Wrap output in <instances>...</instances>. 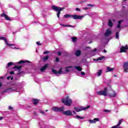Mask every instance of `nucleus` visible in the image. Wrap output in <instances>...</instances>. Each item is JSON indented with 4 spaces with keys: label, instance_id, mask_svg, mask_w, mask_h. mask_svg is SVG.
Here are the masks:
<instances>
[{
    "label": "nucleus",
    "instance_id": "nucleus-1",
    "mask_svg": "<svg viewBox=\"0 0 128 128\" xmlns=\"http://www.w3.org/2000/svg\"><path fill=\"white\" fill-rule=\"evenodd\" d=\"M52 110L54 112H62V114L64 116H72V112L70 110L64 111V106H62L60 108L54 106L52 108Z\"/></svg>",
    "mask_w": 128,
    "mask_h": 128
},
{
    "label": "nucleus",
    "instance_id": "nucleus-2",
    "mask_svg": "<svg viewBox=\"0 0 128 128\" xmlns=\"http://www.w3.org/2000/svg\"><path fill=\"white\" fill-rule=\"evenodd\" d=\"M52 10H54V12H57L56 14L58 18H60V16L61 14L60 12L64 10L66 8L64 7L60 8L54 6H52Z\"/></svg>",
    "mask_w": 128,
    "mask_h": 128
},
{
    "label": "nucleus",
    "instance_id": "nucleus-3",
    "mask_svg": "<svg viewBox=\"0 0 128 128\" xmlns=\"http://www.w3.org/2000/svg\"><path fill=\"white\" fill-rule=\"evenodd\" d=\"M62 102L65 106H72V101L68 96H67L66 98L62 99Z\"/></svg>",
    "mask_w": 128,
    "mask_h": 128
},
{
    "label": "nucleus",
    "instance_id": "nucleus-4",
    "mask_svg": "<svg viewBox=\"0 0 128 128\" xmlns=\"http://www.w3.org/2000/svg\"><path fill=\"white\" fill-rule=\"evenodd\" d=\"M97 94H98V96H108V88H105L104 90L97 92Z\"/></svg>",
    "mask_w": 128,
    "mask_h": 128
},
{
    "label": "nucleus",
    "instance_id": "nucleus-5",
    "mask_svg": "<svg viewBox=\"0 0 128 128\" xmlns=\"http://www.w3.org/2000/svg\"><path fill=\"white\" fill-rule=\"evenodd\" d=\"M90 108V106H88L86 107L82 108H78L76 107H74V110L76 112H82V110H88Z\"/></svg>",
    "mask_w": 128,
    "mask_h": 128
},
{
    "label": "nucleus",
    "instance_id": "nucleus-6",
    "mask_svg": "<svg viewBox=\"0 0 128 128\" xmlns=\"http://www.w3.org/2000/svg\"><path fill=\"white\" fill-rule=\"evenodd\" d=\"M123 70L124 72H128V62H124L123 64Z\"/></svg>",
    "mask_w": 128,
    "mask_h": 128
},
{
    "label": "nucleus",
    "instance_id": "nucleus-7",
    "mask_svg": "<svg viewBox=\"0 0 128 128\" xmlns=\"http://www.w3.org/2000/svg\"><path fill=\"white\" fill-rule=\"evenodd\" d=\"M84 16H78L77 14H74L72 16V18L74 20H82V18L84 17Z\"/></svg>",
    "mask_w": 128,
    "mask_h": 128
},
{
    "label": "nucleus",
    "instance_id": "nucleus-8",
    "mask_svg": "<svg viewBox=\"0 0 128 128\" xmlns=\"http://www.w3.org/2000/svg\"><path fill=\"white\" fill-rule=\"evenodd\" d=\"M0 40H4V42H6V44H7V46H14V44H10L8 43V40H6V38H4V37H0Z\"/></svg>",
    "mask_w": 128,
    "mask_h": 128
},
{
    "label": "nucleus",
    "instance_id": "nucleus-9",
    "mask_svg": "<svg viewBox=\"0 0 128 128\" xmlns=\"http://www.w3.org/2000/svg\"><path fill=\"white\" fill-rule=\"evenodd\" d=\"M128 50V46H122L120 48V52H126V50Z\"/></svg>",
    "mask_w": 128,
    "mask_h": 128
},
{
    "label": "nucleus",
    "instance_id": "nucleus-10",
    "mask_svg": "<svg viewBox=\"0 0 128 128\" xmlns=\"http://www.w3.org/2000/svg\"><path fill=\"white\" fill-rule=\"evenodd\" d=\"M22 68V66H15L13 68H17V70H18V75L20 76V74H22V72H20V68Z\"/></svg>",
    "mask_w": 128,
    "mask_h": 128
},
{
    "label": "nucleus",
    "instance_id": "nucleus-11",
    "mask_svg": "<svg viewBox=\"0 0 128 128\" xmlns=\"http://www.w3.org/2000/svg\"><path fill=\"white\" fill-rule=\"evenodd\" d=\"M32 100L33 102V104H34V106H36L37 104H38V102H40V100L36 99V98H32Z\"/></svg>",
    "mask_w": 128,
    "mask_h": 128
},
{
    "label": "nucleus",
    "instance_id": "nucleus-12",
    "mask_svg": "<svg viewBox=\"0 0 128 128\" xmlns=\"http://www.w3.org/2000/svg\"><path fill=\"white\" fill-rule=\"evenodd\" d=\"M0 16L2 18H4L6 20H10V17L6 15V14H0Z\"/></svg>",
    "mask_w": 128,
    "mask_h": 128
},
{
    "label": "nucleus",
    "instance_id": "nucleus-13",
    "mask_svg": "<svg viewBox=\"0 0 128 128\" xmlns=\"http://www.w3.org/2000/svg\"><path fill=\"white\" fill-rule=\"evenodd\" d=\"M0 16L2 18H4L6 20H10V17L6 15V14H0Z\"/></svg>",
    "mask_w": 128,
    "mask_h": 128
},
{
    "label": "nucleus",
    "instance_id": "nucleus-14",
    "mask_svg": "<svg viewBox=\"0 0 128 128\" xmlns=\"http://www.w3.org/2000/svg\"><path fill=\"white\" fill-rule=\"evenodd\" d=\"M62 68L60 69L58 71L54 69H52V72L54 74H62Z\"/></svg>",
    "mask_w": 128,
    "mask_h": 128
},
{
    "label": "nucleus",
    "instance_id": "nucleus-15",
    "mask_svg": "<svg viewBox=\"0 0 128 128\" xmlns=\"http://www.w3.org/2000/svg\"><path fill=\"white\" fill-rule=\"evenodd\" d=\"M112 34V31L110 29H106V32L104 34L105 36H108Z\"/></svg>",
    "mask_w": 128,
    "mask_h": 128
},
{
    "label": "nucleus",
    "instance_id": "nucleus-16",
    "mask_svg": "<svg viewBox=\"0 0 128 128\" xmlns=\"http://www.w3.org/2000/svg\"><path fill=\"white\" fill-rule=\"evenodd\" d=\"M48 66V64H45L40 70L42 72H44L46 70V68Z\"/></svg>",
    "mask_w": 128,
    "mask_h": 128
},
{
    "label": "nucleus",
    "instance_id": "nucleus-17",
    "mask_svg": "<svg viewBox=\"0 0 128 128\" xmlns=\"http://www.w3.org/2000/svg\"><path fill=\"white\" fill-rule=\"evenodd\" d=\"M109 95L111 98H115L116 96V94L114 91H112L109 93Z\"/></svg>",
    "mask_w": 128,
    "mask_h": 128
},
{
    "label": "nucleus",
    "instance_id": "nucleus-18",
    "mask_svg": "<svg viewBox=\"0 0 128 128\" xmlns=\"http://www.w3.org/2000/svg\"><path fill=\"white\" fill-rule=\"evenodd\" d=\"M8 90L10 92H14V90H16V88H8L4 90V92H8Z\"/></svg>",
    "mask_w": 128,
    "mask_h": 128
},
{
    "label": "nucleus",
    "instance_id": "nucleus-19",
    "mask_svg": "<svg viewBox=\"0 0 128 128\" xmlns=\"http://www.w3.org/2000/svg\"><path fill=\"white\" fill-rule=\"evenodd\" d=\"M26 62L27 64H28L30 62V61L29 60H20L18 64H26Z\"/></svg>",
    "mask_w": 128,
    "mask_h": 128
},
{
    "label": "nucleus",
    "instance_id": "nucleus-20",
    "mask_svg": "<svg viewBox=\"0 0 128 128\" xmlns=\"http://www.w3.org/2000/svg\"><path fill=\"white\" fill-rule=\"evenodd\" d=\"M81 54H82V52L80 51V50H78L76 52V56H80Z\"/></svg>",
    "mask_w": 128,
    "mask_h": 128
},
{
    "label": "nucleus",
    "instance_id": "nucleus-21",
    "mask_svg": "<svg viewBox=\"0 0 128 128\" xmlns=\"http://www.w3.org/2000/svg\"><path fill=\"white\" fill-rule=\"evenodd\" d=\"M114 68H110V67H108L106 72H112L114 71Z\"/></svg>",
    "mask_w": 128,
    "mask_h": 128
},
{
    "label": "nucleus",
    "instance_id": "nucleus-22",
    "mask_svg": "<svg viewBox=\"0 0 128 128\" xmlns=\"http://www.w3.org/2000/svg\"><path fill=\"white\" fill-rule=\"evenodd\" d=\"M64 18H72V15L68 14H66L64 15Z\"/></svg>",
    "mask_w": 128,
    "mask_h": 128
},
{
    "label": "nucleus",
    "instance_id": "nucleus-23",
    "mask_svg": "<svg viewBox=\"0 0 128 128\" xmlns=\"http://www.w3.org/2000/svg\"><path fill=\"white\" fill-rule=\"evenodd\" d=\"M75 68H76L77 70H78V72H82V68L80 66H75Z\"/></svg>",
    "mask_w": 128,
    "mask_h": 128
},
{
    "label": "nucleus",
    "instance_id": "nucleus-24",
    "mask_svg": "<svg viewBox=\"0 0 128 128\" xmlns=\"http://www.w3.org/2000/svg\"><path fill=\"white\" fill-rule=\"evenodd\" d=\"M48 58H49L48 56H46L45 57L42 58L44 62H46V60H48Z\"/></svg>",
    "mask_w": 128,
    "mask_h": 128
},
{
    "label": "nucleus",
    "instance_id": "nucleus-25",
    "mask_svg": "<svg viewBox=\"0 0 128 128\" xmlns=\"http://www.w3.org/2000/svg\"><path fill=\"white\" fill-rule=\"evenodd\" d=\"M112 20H109L108 22V26H112Z\"/></svg>",
    "mask_w": 128,
    "mask_h": 128
},
{
    "label": "nucleus",
    "instance_id": "nucleus-26",
    "mask_svg": "<svg viewBox=\"0 0 128 128\" xmlns=\"http://www.w3.org/2000/svg\"><path fill=\"white\" fill-rule=\"evenodd\" d=\"M122 122H124V119H121L120 120L118 121V123L117 124L118 126H120V124H122Z\"/></svg>",
    "mask_w": 128,
    "mask_h": 128
},
{
    "label": "nucleus",
    "instance_id": "nucleus-27",
    "mask_svg": "<svg viewBox=\"0 0 128 128\" xmlns=\"http://www.w3.org/2000/svg\"><path fill=\"white\" fill-rule=\"evenodd\" d=\"M106 57L104 56H102V57H99L98 58L96 59V60H104V58H105Z\"/></svg>",
    "mask_w": 128,
    "mask_h": 128
},
{
    "label": "nucleus",
    "instance_id": "nucleus-28",
    "mask_svg": "<svg viewBox=\"0 0 128 128\" xmlns=\"http://www.w3.org/2000/svg\"><path fill=\"white\" fill-rule=\"evenodd\" d=\"M72 68V66H70L68 67H66V70L67 72H70V70H68V68Z\"/></svg>",
    "mask_w": 128,
    "mask_h": 128
},
{
    "label": "nucleus",
    "instance_id": "nucleus-29",
    "mask_svg": "<svg viewBox=\"0 0 128 128\" xmlns=\"http://www.w3.org/2000/svg\"><path fill=\"white\" fill-rule=\"evenodd\" d=\"M102 70H99L98 72V76H102Z\"/></svg>",
    "mask_w": 128,
    "mask_h": 128
},
{
    "label": "nucleus",
    "instance_id": "nucleus-30",
    "mask_svg": "<svg viewBox=\"0 0 128 128\" xmlns=\"http://www.w3.org/2000/svg\"><path fill=\"white\" fill-rule=\"evenodd\" d=\"M72 39L73 42H76V40H78V38L76 37H72Z\"/></svg>",
    "mask_w": 128,
    "mask_h": 128
},
{
    "label": "nucleus",
    "instance_id": "nucleus-31",
    "mask_svg": "<svg viewBox=\"0 0 128 128\" xmlns=\"http://www.w3.org/2000/svg\"><path fill=\"white\" fill-rule=\"evenodd\" d=\"M76 118H80V120H84V117H82L78 115L76 116Z\"/></svg>",
    "mask_w": 128,
    "mask_h": 128
},
{
    "label": "nucleus",
    "instance_id": "nucleus-32",
    "mask_svg": "<svg viewBox=\"0 0 128 128\" xmlns=\"http://www.w3.org/2000/svg\"><path fill=\"white\" fill-rule=\"evenodd\" d=\"M120 32H117L116 34V38L117 40L118 39V34H119Z\"/></svg>",
    "mask_w": 128,
    "mask_h": 128
},
{
    "label": "nucleus",
    "instance_id": "nucleus-33",
    "mask_svg": "<svg viewBox=\"0 0 128 128\" xmlns=\"http://www.w3.org/2000/svg\"><path fill=\"white\" fill-rule=\"evenodd\" d=\"M89 122H90V124H96V122L94 121V120H90Z\"/></svg>",
    "mask_w": 128,
    "mask_h": 128
},
{
    "label": "nucleus",
    "instance_id": "nucleus-34",
    "mask_svg": "<svg viewBox=\"0 0 128 128\" xmlns=\"http://www.w3.org/2000/svg\"><path fill=\"white\" fill-rule=\"evenodd\" d=\"M12 64H14V63L12 62H9L8 64V66H10Z\"/></svg>",
    "mask_w": 128,
    "mask_h": 128
},
{
    "label": "nucleus",
    "instance_id": "nucleus-35",
    "mask_svg": "<svg viewBox=\"0 0 128 128\" xmlns=\"http://www.w3.org/2000/svg\"><path fill=\"white\" fill-rule=\"evenodd\" d=\"M40 114H44V116H46V113H44V112L42 110H40Z\"/></svg>",
    "mask_w": 128,
    "mask_h": 128
},
{
    "label": "nucleus",
    "instance_id": "nucleus-36",
    "mask_svg": "<svg viewBox=\"0 0 128 128\" xmlns=\"http://www.w3.org/2000/svg\"><path fill=\"white\" fill-rule=\"evenodd\" d=\"M87 6H92V7H94V5L92 4H87Z\"/></svg>",
    "mask_w": 128,
    "mask_h": 128
},
{
    "label": "nucleus",
    "instance_id": "nucleus-37",
    "mask_svg": "<svg viewBox=\"0 0 128 128\" xmlns=\"http://www.w3.org/2000/svg\"><path fill=\"white\" fill-rule=\"evenodd\" d=\"M56 62H60V58H58L56 57Z\"/></svg>",
    "mask_w": 128,
    "mask_h": 128
},
{
    "label": "nucleus",
    "instance_id": "nucleus-38",
    "mask_svg": "<svg viewBox=\"0 0 128 128\" xmlns=\"http://www.w3.org/2000/svg\"><path fill=\"white\" fill-rule=\"evenodd\" d=\"M94 120V122H100V119L98 118H95Z\"/></svg>",
    "mask_w": 128,
    "mask_h": 128
},
{
    "label": "nucleus",
    "instance_id": "nucleus-39",
    "mask_svg": "<svg viewBox=\"0 0 128 128\" xmlns=\"http://www.w3.org/2000/svg\"><path fill=\"white\" fill-rule=\"evenodd\" d=\"M104 112H110V110H104Z\"/></svg>",
    "mask_w": 128,
    "mask_h": 128
},
{
    "label": "nucleus",
    "instance_id": "nucleus-40",
    "mask_svg": "<svg viewBox=\"0 0 128 128\" xmlns=\"http://www.w3.org/2000/svg\"><path fill=\"white\" fill-rule=\"evenodd\" d=\"M36 44H38V46H42V44H40V42H37Z\"/></svg>",
    "mask_w": 128,
    "mask_h": 128
},
{
    "label": "nucleus",
    "instance_id": "nucleus-41",
    "mask_svg": "<svg viewBox=\"0 0 128 128\" xmlns=\"http://www.w3.org/2000/svg\"><path fill=\"white\" fill-rule=\"evenodd\" d=\"M57 54H58V56H60L62 54V52L58 51L57 52Z\"/></svg>",
    "mask_w": 128,
    "mask_h": 128
},
{
    "label": "nucleus",
    "instance_id": "nucleus-42",
    "mask_svg": "<svg viewBox=\"0 0 128 128\" xmlns=\"http://www.w3.org/2000/svg\"><path fill=\"white\" fill-rule=\"evenodd\" d=\"M76 10L77 12H80V9L77 8H76Z\"/></svg>",
    "mask_w": 128,
    "mask_h": 128
},
{
    "label": "nucleus",
    "instance_id": "nucleus-43",
    "mask_svg": "<svg viewBox=\"0 0 128 128\" xmlns=\"http://www.w3.org/2000/svg\"><path fill=\"white\" fill-rule=\"evenodd\" d=\"M34 116H38V113L36 112H34Z\"/></svg>",
    "mask_w": 128,
    "mask_h": 128
},
{
    "label": "nucleus",
    "instance_id": "nucleus-44",
    "mask_svg": "<svg viewBox=\"0 0 128 128\" xmlns=\"http://www.w3.org/2000/svg\"><path fill=\"white\" fill-rule=\"evenodd\" d=\"M13 109H14V108H12V107L10 106L8 107V110H13Z\"/></svg>",
    "mask_w": 128,
    "mask_h": 128
},
{
    "label": "nucleus",
    "instance_id": "nucleus-45",
    "mask_svg": "<svg viewBox=\"0 0 128 128\" xmlns=\"http://www.w3.org/2000/svg\"><path fill=\"white\" fill-rule=\"evenodd\" d=\"M10 74H14V71H11L10 72Z\"/></svg>",
    "mask_w": 128,
    "mask_h": 128
},
{
    "label": "nucleus",
    "instance_id": "nucleus-46",
    "mask_svg": "<svg viewBox=\"0 0 128 128\" xmlns=\"http://www.w3.org/2000/svg\"><path fill=\"white\" fill-rule=\"evenodd\" d=\"M122 22V20H119L118 22V24H120Z\"/></svg>",
    "mask_w": 128,
    "mask_h": 128
},
{
    "label": "nucleus",
    "instance_id": "nucleus-47",
    "mask_svg": "<svg viewBox=\"0 0 128 128\" xmlns=\"http://www.w3.org/2000/svg\"><path fill=\"white\" fill-rule=\"evenodd\" d=\"M81 74L82 76H85L86 75V73H84V72H81Z\"/></svg>",
    "mask_w": 128,
    "mask_h": 128
},
{
    "label": "nucleus",
    "instance_id": "nucleus-48",
    "mask_svg": "<svg viewBox=\"0 0 128 128\" xmlns=\"http://www.w3.org/2000/svg\"><path fill=\"white\" fill-rule=\"evenodd\" d=\"M50 54V52L48 51H46L44 52V54Z\"/></svg>",
    "mask_w": 128,
    "mask_h": 128
},
{
    "label": "nucleus",
    "instance_id": "nucleus-49",
    "mask_svg": "<svg viewBox=\"0 0 128 128\" xmlns=\"http://www.w3.org/2000/svg\"><path fill=\"white\" fill-rule=\"evenodd\" d=\"M2 83L0 81V88H2Z\"/></svg>",
    "mask_w": 128,
    "mask_h": 128
},
{
    "label": "nucleus",
    "instance_id": "nucleus-50",
    "mask_svg": "<svg viewBox=\"0 0 128 128\" xmlns=\"http://www.w3.org/2000/svg\"><path fill=\"white\" fill-rule=\"evenodd\" d=\"M117 28H120V24H118V26H117Z\"/></svg>",
    "mask_w": 128,
    "mask_h": 128
},
{
    "label": "nucleus",
    "instance_id": "nucleus-51",
    "mask_svg": "<svg viewBox=\"0 0 128 128\" xmlns=\"http://www.w3.org/2000/svg\"><path fill=\"white\" fill-rule=\"evenodd\" d=\"M68 28H74V26L72 25H68Z\"/></svg>",
    "mask_w": 128,
    "mask_h": 128
},
{
    "label": "nucleus",
    "instance_id": "nucleus-52",
    "mask_svg": "<svg viewBox=\"0 0 128 128\" xmlns=\"http://www.w3.org/2000/svg\"><path fill=\"white\" fill-rule=\"evenodd\" d=\"M96 50H96V48H94L93 50H92V52H96Z\"/></svg>",
    "mask_w": 128,
    "mask_h": 128
},
{
    "label": "nucleus",
    "instance_id": "nucleus-53",
    "mask_svg": "<svg viewBox=\"0 0 128 128\" xmlns=\"http://www.w3.org/2000/svg\"><path fill=\"white\" fill-rule=\"evenodd\" d=\"M72 112L74 114H76V112L74 110H73Z\"/></svg>",
    "mask_w": 128,
    "mask_h": 128
},
{
    "label": "nucleus",
    "instance_id": "nucleus-54",
    "mask_svg": "<svg viewBox=\"0 0 128 128\" xmlns=\"http://www.w3.org/2000/svg\"><path fill=\"white\" fill-rule=\"evenodd\" d=\"M4 119V117H0V120H2Z\"/></svg>",
    "mask_w": 128,
    "mask_h": 128
},
{
    "label": "nucleus",
    "instance_id": "nucleus-55",
    "mask_svg": "<svg viewBox=\"0 0 128 128\" xmlns=\"http://www.w3.org/2000/svg\"><path fill=\"white\" fill-rule=\"evenodd\" d=\"M10 76L7 77V80H10Z\"/></svg>",
    "mask_w": 128,
    "mask_h": 128
},
{
    "label": "nucleus",
    "instance_id": "nucleus-56",
    "mask_svg": "<svg viewBox=\"0 0 128 128\" xmlns=\"http://www.w3.org/2000/svg\"><path fill=\"white\" fill-rule=\"evenodd\" d=\"M60 26H66V24H60Z\"/></svg>",
    "mask_w": 128,
    "mask_h": 128
},
{
    "label": "nucleus",
    "instance_id": "nucleus-57",
    "mask_svg": "<svg viewBox=\"0 0 128 128\" xmlns=\"http://www.w3.org/2000/svg\"><path fill=\"white\" fill-rule=\"evenodd\" d=\"M14 48H15L16 50H19L20 48H16V47H14Z\"/></svg>",
    "mask_w": 128,
    "mask_h": 128
},
{
    "label": "nucleus",
    "instance_id": "nucleus-58",
    "mask_svg": "<svg viewBox=\"0 0 128 128\" xmlns=\"http://www.w3.org/2000/svg\"><path fill=\"white\" fill-rule=\"evenodd\" d=\"M104 52H105V53L106 52V50H104Z\"/></svg>",
    "mask_w": 128,
    "mask_h": 128
},
{
    "label": "nucleus",
    "instance_id": "nucleus-59",
    "mask_svg": "<svg viewBox=\"0 0 128 128\" xmlns=\"http://www.w3.org/2000/svg\"><path fill=\"white\" fill-rule=\"evenodd\" d=\"M68 25H65V26H67V27H68Z\"/></svg>",
    "mask_w": 128,
    "mask_h": 128
},
{
    "label": "nucleus",
    "instance_id": "nucleus-60",
    "mask_svg": "<svg viewBox=\"0 0 128 128\" xmlns=\"http://www.w3.org/2000/svg\"><path fill=\"white\" fill-rule=\"evenodd\" d=\"M14 80V78H11V80Z\"/></svg>",
    "mask_w": 128,
    "mask_h": 128
},
{
    "label": "nucleus",
    "instance_id": "nucleus-61",
    "mask_svg": "<svg viewBox=\"0 0 128 128\" xmlns=\"http://www.w3.org/2000/svg\"><path fill=\"white\" fill-rule=\"evenodd\" d=\"M84 8V10H88V8Z\"/></svg>",
    "mask_w": 128,
    "mask_h": 128
},
{
    "label": "nucleus",
    "instance_id": "nucleus-62",
    "mask_svg": "<svg viewBox=\"0 0 128 128\" xmlns=\"http://www.w3.org/2000/svg\"><path fill=\"white\" fill-rule=\"evenodd\" d=\"M45 112H48V110H46Z\"/></svg>",
    "mask_w": 128,
    "mask_h": 128
},
{
    "label": "nucleus",
    "instance_id": "nucleus-63",
    "mask_svg": "<svg viewBox=\"0 0 128 128\" xmlns=\"http://www.w3.org/2000/svg\"><path fill=\"white\" fill-rule=\"evenodd\" d=\"M126 0H124V2H126Z\"/></svg>",
    "mask_w": 128,
    "mask_h": 128
},
{
    "label": "nucleus",
    "instance_id": "nucleus-64",
    "mask_svg": "<svg viewBox=\"0 0 128 128\" xmlns=\"http://www.w3.org/2000/svg\"><path fill=\"white\" fill-rule=\"evenodd\" d=\"M114 76H116V75H114Z\"/></svg>",
    "mask_w": 128,
    "mask_h": 128
}]
</instances>
